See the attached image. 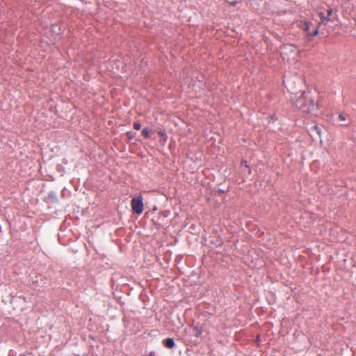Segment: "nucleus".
I'll list each match as a JSON object with an SVG mask.
<instances>
[{
    "mask_svg": "<svg viewBox=\"0 0 356 356\" xmlns=\"http://www.w3.org/2000/svg\"><path fill=\"white\" fill-rule=\"evenodd\" d=\"M302 29L305 31H309V24L307 22H305L302 26Z\"/></svg>",
    "mask_w": 356,
    "mask_h": 356,
    "instance_id": "nucleus-11",
    "label": "nucleus"
},
{
    "mask_svg": "<svg viewBox=\"0 0 356 356\" xmlns=\"http://www.w3.org/2000/svg\"><path fill=\"white\" fill-rule=\"evenodd\" d=\"M1 230H2V228H1V226L0 225V233L1 232Z\"/></svg>",
    "mask_w": 356,
    "mask_h": 356,
    "instance_id": "nucleus-17",
    "label": "nucleus"
},
{
    "mask_svg": "<svg viewBox=\"0 0 356 356\" xmlns=\"http://www.w3.org/2000/svg\"><path fill=\"white\" fill-rule=\"evenodd\" d=\"M158 135L164 140V142L167 140V135L165 131H159Z\"/></svg>",
    "mask_w": 356,
    "mask_h": 356,
    "instance_id": "nucleus-7",
    "label": "nucleus"
},
{
    "mask_svg": "<svg viewBox=\"0 0 356 356\" xmlns=\"http://www.w3.org/2000/svg\"><path fill=\"white\" fill-rule=\"evenodd\" d=\"M241 165H245L247 168H249L248 164H247V161H241Z\"/></svg>",
    "mask_w": 356,
    "mask_h": 356,
    "instance_id": "nucleus-14",
    "label": "nucleus"
},
{
    "mask_svg": "<svg viewBox=\"0 0 356 356\" xmlns=\"http://www.w3.org/2000/svg\"><path fill=\"white\" fill-rule=\"evenodd\" d=\"M131 207L134 213L140 215L144 210L143 198L141 195L134 197L131 201Z\"/></svg>",
    "mask_w": 356,
    "mask_h": 356,
    "instance_id": "nucleus-3",
    "label": "nucleus"
},
{
    "mask_svg": "<svg viewBox=\"0 0 356 356\" xmlns=\"http://www.w3.org/2000/svg\"><path fill=\"white\" fill-rule=\"evenodd\" d=\"M318 33V29H316L314 32L311 33H308V35H311V36H316L317 35Z\"/></svg>",
    "mask_w": 356,
    "mask_h": 356,
    "instance_id": "nucleus-13",
    "label": "nucleus"
},
{
    "mask_svg": "<svg viewBox=\"0 0 356 356\" xmlns=\"http://www.w3.org/2000/svg\"><path fill=\"white\" fill-rule=\"evenodd\" d=\"M320 15H321V23L325 24L329 20V18L327 17H323V13H321Z\"/></svg>",
    "mask_w": 356,
    "mask_h": 356,
    "instance_id": "nucleus-10",
    "label": "nucleus"
},
{
    "mask_svg": "<svg viewBox=\"0 0 356 356\" xmlns=\"http://www.w3.org/2000/svg\"><path fill=\"white\" fill-rule=\"evenodd\" d=\"M133 127H134V128L136 130H139V129H140V128H141V124H140L139 122H135L134 123Z\"/></svg>",
    "mask_w": 356,
    "mask_h": 356,
    "instance_id": "nucleus-9",
    "label": "nucleus"
},
{
    "mask_svg": "<svg viewBox=\"0 0 356 356\" xmlns=\"http://www.w3.org/2000/svg\"><path fill=\"white\" fill-rule=\"evenodd\" d=\"M332 9H329L327 10V15L330 16L332 15Z\"/></svg>",
    "mask_w": 356,
    "mask_h": 356,
    "instance_id": "nucleus-15",
    "label": "nucleus"
},
{
    "mask_svg": "<svg viewBox=\"0 0 356 356\" xmlns=\"http://www.w3.org/2000/svg\"><path fill=\"white\" fill-rule=\"evenodd\" d=\"M193 332H194V335L195 337H198L202 334V329L199 328L198 327H194Z\"/></svg>",
    "mask_w": 356,
    "mask_h": 356,
    "instance_id": "nucleus-5",
    "label": "nucleus"
},
{
    "mask_svg": "<svg viewBox=\"0 0 356 356\" xmlns=\"http://www.w3.org/2000/svg\"><path fill=\"white\" fill-rule=\"evenodd\" d=\"M314 130L316 131V133L318 134V136H321V131L320 128H319V127H318L317 126H314Z\"/></svg>",
    "mask_w": 356,
    "mask_h": 356,
    "instance_id": "nucleus-12",
    "label": "nucleus"
},
{
    "mask_svg": "<svg viewBox=\"0 0 356 356\" xmlns=\"http://www.w3.org/2000/svg\"><path fill=\"white\" fill-rule=\"evenodd\" d=\"M347 117L348 116L343 113H340L338 116V118L340 121L345 122L347 120Z\"/></svg>",
    "mask_w": 356,
    "mask_h": 356,
    "instance_id": "nucleus-8",
    "label": "nucleus"
},
{
    "mask_svg": "<svg viewBox=\"0 0 356 356\" xmlns=\"http://www.w3.org/2000/svg\"><path fill=\"white\" fill-rule=\"evenodd\" d=\"M142 135L145 138H149V130L148 128H144L142 131Z\"/></svg>",
    "mask_w": 356,
    "mask_h": 356,
    "instance_id": "nucleus-6",
    "label": "nucleus"
},
{
    "mask_svg": "<svg viewBox=\"0 0 356 356\" xmlns=\"http://www.w3.org/2000/svg\"><path fill=\"white\" fill-rule=\"evenodd\" d=\"M349 124H350V122H348L342 123L341 125H343V126H348Z\"/></svg>",
    "mask_w": 356,
    "mask_h": 356,
    "instance_id": "nucleus-16",
    "label": "nucleus"
},
{
    "mask_svg": "<svg viewBox=\"0 0 356 356\" xmlns=\"http://www.w3.org/2000/svg\"><path fill=\"white\" fill-rule=\"evenodd\" d=\"M296 104V106L304 113H313L318 110L317 105L307 96H303L302 99H298Z\"/></svg>",
    "mask_w": 356,
    "mask_h": 356,
    "instance_id": "nucleus-2",
    "label": "nucleus"
},
{
    "mask_svg": "<svg viewBox=\"0 0 356 356\" xmlns=\"http://www.w3.org/2000/svg\"><path fill=\"white\" fill-rule=\"evenodd\" d=\"M163 344L167 348H170V349L173 348L175 346L173 339H171V338H168L166 339H164L163 341Z\"/></svg>",
    "mask_w": 356,
    "mask_h": 356,
    "instance_id": "nucleus-4",
    "label": "nucleus"
},
{
    "mask_svg": "<svg viewBox=\"0 0 356 356\" xmlns=\"http://www.w3.org/2000/svg\"><path fill=\"white\" fill-rule=\"evenodd\" d=\"M280 54L283 60L289 63H296L300 57V51L293 44H285L280 48Z\"/></svg>",
    "mask_w": 356,
    "mask_h": 356,
    "instance_id": "nucleus-1",
    "label": "nucleus"
}]
</instances>
